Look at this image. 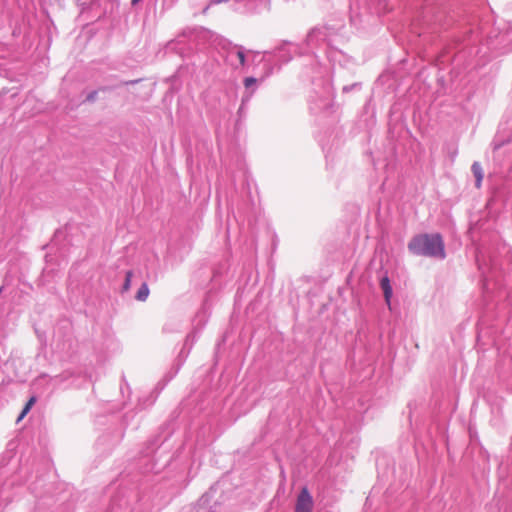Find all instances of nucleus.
<instances>
[{
  "mask_svg": "<svg viewBox=\"0 0 512 512\" xmlns=\"http://www.w3.org/2000/svg\"><path fill=\"white\" fill-rule=\"evenodd\" d=\"M140 0H132V4L138 3Z\"/></svg>",
  "mask_w": 512,
  "mask_h": 512,
  "instance_id": "obj_10",
  "label": "nucleus"
},
{
  "mask_svg": "<svg viewBox=\"0 0 512 512\" xmlns=\"http://www.w3.org/2000/svg\"><path fill=\"white\" fill-rule=\"evenodd\" d=\"M409 250L417 255L444 258V243L439 234H423L414 237L408 245Z\"/></svg>",
  "mask_w": 512,
  "mask_h": 512,
  "instance_id": "obj_1",
  "label": "nucleus"
},
{
  "mask_svg": "<svg viewBox=\"0 0 512 512\" xmlns=\"http://www.w3.org/2000/svg\"><path fill=\"white\" fill-rule=\"evenodd\" d=\"M149 293L150 290L147 283H142V285L140 286L139 290L136 293V299L138 301L144 302L147 300Z\"/></svg>",
  "mask_w": 512,
  "mask_h": 512,
  "instance_id": "obj_5",
  "label": "nucleus"
},
{
  "mask_svg": "<svg viewBox=\"0 0 512 512\" xmlns=\"http://www.w3.org/2000/svg\"><path fill=\"white\" fill-rule=\"evenodd\" d=\"M133 273L132 271H127L125 275V281L122 287V290L124 292H127L131 287V279H132Z\"/></svg>",
  "mask_w": 512,
  "mask_h": 512,
  "instance_id": "obj_7",
  "label": "nucleus"
},
{
  "mask_svg": "<svg viewBox=\"0 0 512 512\" xmlns=\"http://www.w3.org/2000/svg\"><path fill=\"white\" fill-rule=\"evenodd\" d=\"M472 172L476 178V187L477 188H480L481 185H482V180H483V177H484V172H483V168L482 166L480 165V163L478 162H474L472 167Z\"/></svg>",
  "mask_w": 512,
  "mask_h": 512,
  "instance_id": "obj_4",
  "label": "nucleus"
},
{
  "mask_svg": "<svg viewBox=\"0 0 512 512\" xmlns=\"http://www.w3.org/2000/svg\"><path fill=\"white\" fill-rule=\"evenodd\" d=\"M313 498L307 487H303L297 496L294 512H312Z\"/></svg>",
  "mask_w": 512,
  "mask_h": 512,
  "instance_id": "obj_2",
  "label": "nucleus"
},
{
  "mask_svg": "<svg viewBox=\"0 0 512 512\" xmlns=\"http://www.w3.org/2000/svg\"><path fill=\"white\" fill-rule=\"evenodd\" d=\"M257 80L254 77H247L244 80V85L246 88H249L250 86L256 84Z\"/></svg>",
  "mask_w": 512,
  "mask_h": 512,
  "instance_id": "obj_8",
  "label": "nucleus"
},
{
  "mask_svg": "<svg viewBox=\"0 0 512 512\" xmlns=\"http://www.w3.org/2000/svg\"><path fill=\"white\" fill-rule=\"evenodd\" d=\"M36 402V397L35 396H32L28 402L26 403V405L24 406L22 412L20 413L19 417L17 418V421L16 423H19L26 415L27 413L30 411V409L32 408V406L35 404Z\"/></svg>",
  "mask_w": 512,
  "mask_h": 512,
  "instance_id": "obj_6",
  "label": "nucleus"
},
{
  "mask_svg": "<svg viewBox=\"0 0 512 512\" xmlns=\"http://www.w3.org/2000/svg\"><path fill=\"white\" fill-rule=\"evenodd\" d=\"M237 56H238V58H239L240 63H241L242 65H244V63H245V55H244V53H243V52H241V51H239V52L237 53Z\"/></svg>",
  "mask_w": 512,
  "mask_h": 512,
  "instance_id": "obj_9",
  "label": "nucleus"
},
{
  "mask_svg": "<svg viewBox=\"0 0 512 512\" xmlns=\"http://www.w3.org/2000/svg\"><path fill=\"white\" fill-rule=\"evenodd\" d=\"M381 288L384 293L385 301L388 305H390V299L392 296V288L390 285L389 278L387 276L383 277L380 282Z\"/></svg>",
  "mask_w": 512,
  "mask_h": 512,
  "instance_id": "obj_3",
  "label": "nucleus"
}]
</instances>
